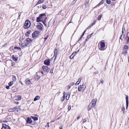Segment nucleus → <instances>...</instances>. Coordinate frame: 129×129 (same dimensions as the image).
<instances>
[{"label":"nucleus","instance_id":"42","mask_svg":"<svg viewBox=\"0 0 129 129\" xmlns=\"http://www.w3.org/2000/svg\"><path fill=\"white\" fill-rule=\"evenodd\" d=\"M53 69H54L53 68H52L51 69V70L50 71V73L51 74H52L53 73Z\"/></svg>","mask_w":129,"mask_h":129},{"label":"nucleus","instance_id":"54","mask_svg":"<svg viewBox=\"0 0 129 129\" xmlns=\"http://www.w3.org/2000/svg\"><path fill=\"white\" fill-rule=\"evenodd\" d=\"M66 94V92H63V96H65Z\"/></svg>","mask_w":129,"mask_h":129},{"label":"nucleus","instance_id":"9","mask_svg":"<svg viewBox=\"0 0 129 129\" xmlns=\"http://www.w3.org/2000/svg\"><path fill=\"white\" fill-rule=\"evenodd\" d=\"M44 64L47 66H49L50 63V60L49 59H48L44 60Z\"/></svg>","mask_w":129,"mask_h":129},{"label":"nucleus","instance_id":"63","mask_svg":"<svg viewBox=\"0 0 129 129\" xmlns=\"http://www.w3.org/2000/svg\"><path fill=\"white\" fill-rule=\"evenodd\" d=\"M21 12H19V13H18L19 15H21Z\"/></svg>","mask_w":129,"mask_h":129},{"label":"nucleus","instance_id":"12","mask_svg":"<svg viewBox=\"0 0 129 129\" xmlns=\"http://www.w3.org/2000/svg\"><path fill=\"white\" fill-rule=\"evenodd\" d=\"M12 57L13 60L15 61H16L18 60V58L15 55H12Z\"/></svg>","mask_w":129,"mask_h":129},{"label":"nucleus","instance_id":"60","mask_svg":"<svg viewBox=\"0 0 129 129\" xmlns=\"http://www.w3.org/2000/svg\"><path fill=\"white\" fill-rule=\"evenodd\" d=\"M84 34H85V33H83L82 34V36H81V37H82L84 36Z\"/></svg>","mask_w":129,"mask_h":129},{"label":"nucleus","instance_id":"31","mask_svg":"<svg viewBox=\"0 0 129 129\" xmlns=\"http://www.w3.org/2000/svg\"><path fill=\"white\" fill-rule=\"evenodd\" d=\"M27 45L26 44H22L21 45L22 48H23L27 46Z\"/></svg>","mask_w":129,"mask_h":129},{"label":"nucleus","instance_id":"35","mask_svg":"<svg viewBox=\"0 0 129 129\" xmlns=\"http://www.w3.org/2000/svg\"><path fill=\"white\" fill-rule=\"evenodd\" d=\"M106 2L108 4H110L111 3L110 0H106Z\"/></svg>","mask_w":129,"mask_h":129},{"label":"nucleus","instance_id":"58","mask_svg":"<svg viewBox=\"0 0 129 129\" xmlns=\"http://www.w3.org/2000/svg\"><path fill=\"white\" fill-rule=\"evenodd\" d=\"M128 38V39H127V43H128L129 42V37H127Z\"/></svg>","mask_w":129,"mask_h":129},{"label":"nucleus","instance_id":"59","mask_svg":"<svg viewBox=\"0 0 129 129\" xmlns=\"http://www.w3.org/2000/svg\"><path fill=\"white\" fill-rule=\"evenodd\" d=\"M61 127H59V129H62V126L61 125Z\"/></svg>","mask_w":129,"mask_h":129},{"label":"nucleus","instance_id":"18","mask_svg":"<svg viewBox=\"0 0 129 129\" xmlns=\"http://www.w3.org/2000/svg\"><path fill=\"white\" fill-rule=\"evenodd\" d=\"M44 0H40L38 2L36 6L38 4L42 3H44Z\"/></svg>","mask_w":129,"mask_h":129},{"label":"nucleus","instance_id":"6","mask_svg":"<svg viewBox=\"0 0 129 129\" xmlns=\"http://www.w3.org/2000/svg\"><path fill=\"white\" fill-rule=\"evenodd\" d=\"M42 68L44 71L47 72H48L50 70V69L48 67L44 66L42 67Z\"/></svg>","mask_w":129,"mask_h":129},{"label":"nucleus","instance_id":"11","mask_svg":"<svg viewBox=\"0 0 129 129\" xmlns=\"http://www.w3.org/2000/svg\"><path fill=\"white\" fill-rule=\"evenodd\" d=\"M77 53L76 52H73L72 55L70 56V58L71 59H73L74 58V57L76 55Z\"/></svg>","mask_w":129,"mask_h":129},{"label":"nucleus","instance_id":"47","mask_svg":"<svg viewBox=\"0 0 129 129\" xmlns=\"http://www.w3.org/2000/svg\"><path fill=\"white\" fill-rule=\"evenodd\" d=\"M128 103H126V109H127L128 107Z\"/></svg>","mask_w":129,"mask_h":129},{"label":"nucleus","instance_id":"37","mask_svg":"<svg viewBox=\"0 0 129 129\" xmlns=\"http://www.w3.org/2000/svg\"><path fill=\"white\" fill-rule=\"evenodd\" d=\"M65 96H63L62 98L61 99V100L62 101H63L64 100L65 98Z\"/></svg>","mask_w":129,"mask_h":129},{"label":"nucleus","instance_id":"27","mask_svg":"<svg viewBox=\"0 0 129 129\" xmlns=\"http://www.w3.org/2000/svg\"><path fill=\"white\" fill-rule=\"evenodd\" d=\"M126 32L125 29V27H124V25L123 26V27L122 28V34H123L124 32L125 33Z\"/></svg>","mask_w":129,"mask_h":129},{"label":"nucleus","instance_id":"30","mask_svg":"<svg viewBox=\"0 0 129 129\" xmlns=\"http://www.w3.org/2000/svg\"><path fill=\"white\" fill-rule=\"evenodd\" d=\"M126 103H128V96L126 95Z\"/></svg>","mask_w":129,"mask_h":129},{"label":"nucleus","instance_id":"34","mask_svg":"<svg viewBox=\"0 0 129 129\" xmlns=\"http://www.w3.org/2000/svg\"><path fill=\"white\" fill-rule=\"evenodd\" d=\"M102 16V15H99L98 17V20H100L101 19Z\"/></svg>","mask_w":129,"mask_h":129},{"label":"nucleus","instance_id":"14","mask_svg":"<svg viewBox=\"0 0 129 129\" xmlns=\"http://www.w3.org/2000/svg\"><path fill=\"white\" fill-rule=\"evenodd\" d=\"M26 122L27 123L30 124L32 122L31 119L30 117H28L27 118Z\"/></svg>","mask_w":129,"mask_h":129},{"label":"nucleus","instance_id":"4","mask_svg":"<svg viewBox=\"0 0 129 129\" xmlns=\"http://www.w3.org/2000/svg\"><path fill=\"white\" fill-rule=\"evenodd\" d=\"M39 16L42 21L46 20L47 19V17L46 16V14L45 13L40 14Z\"/></svg>","mask_w":129,"mask_h":129},{"label":"nucleus","instance_id":"19","mask_svg":"<svg viewBox=\"0 0 129 129\" xmlns=\"http://www.w3.org/2000/svg\"><path fill=\"white\" fill-rule=\"evenodd\" d=\"M26 41L27 42V44L30 43L32 42V40L31 39L29 38L26 39Z\"/></svg>","mask_w":129,"mask_h":129},{"label":"nucleus","instance_id":"55","mask_svg":"<svg viewBox=\"0 0 129 129\" xmlns=\"http://www.w3.org/2000/svg\"><path fill=\"white\" fill-rule=\"evenodd\" d=\"M86 121V119H84L83 120V122H85Z\"/></svg>","mask_w":129,"mask_h":129},{"label":"nucleus","instance_id":"62","mask_svg":"<svg viewBox=\"0 0 129 129\" xmlns=\"http://www.w3.org/2000/svg\"><path fill=\"white\" fill-rule=\"evenodd\" d=\"M41 73L43 75H44V74H43V72L42 71H41Z\"/></svg>","mask_w":129,"mask_h":129},{"label":"nucleus","instance_id":"36","mask_svg":"<svg viewBox=\"0 0 129 129\" xmlns=\"http://www.w3.org/2000/svg\"><path fill=\"white\" fill-rule=\"evenodd\" d=\"M121 110L123 111V114H124V112L125 111V109L124 107H122L121 108Z\"/></svg>","mask_w":129,"mask_h":129},{"label":"nucleus","instance_id":"57","mask_svg":"<svg viewBox=\"0 0 129 129\" xmlns=\"http://www.w3.org/2000/svg\"><path fill=\"white\" fill-rule=\"evenodd\" d=\"M71 86V85H68V87L69 88V89H70V88Z\"/></svg>","mask_w":129,"mask_h":129},{"label":"nucleus","instance_id":"45","mask_svg":"<svg viewBox=\"0 0 129 129\" xmlns=\"http://www.w3.org/2000/svg\"><path fill=\"white\" fill-rule=\"evenodd\" d=\"M68 108L69 111L71 109V106L70 105L68 106Z\"/></svg>","mask_w":129,"mask_h":129},{"label":"nucleus","instance_id":"33","mask_svg":"<svg viewBox=\"0 0 129 129\" xmlns=\"http://www.w3.org/2000/svg\"><path fill=\"white\" fill-rule=\"evenodd\" d=\"M13 84V82L12 81L8 83V84L10 86H12Z\"/></svg>","mask_w":129,"mask_h":129},{"label":"nucleus","instance_id":"46","mask_svg":"<svg viewBox=\"0 0 129 129\" xmlns=\"http://www.w3.org/2000/svg\"><path fill=\"white\" fill-rule=\"evenodd\" d=\"M77 0H76V1H75V0H74L73 1V2L72 3V5L76 3V1Z\"/></svg>","mask_w":129,"mask_h":129},{"label":"nucleus","instance_id":"10","mask_svg":"<svg viewBox=\"0 0 129 129\" xmlns=\"http://www.w3.org/2000/svg\"><path fill=\"white\" fill-rule=\"evenodd\" d=\"M37 33H38V32L35 31L32 34V37L33 38H35L37 37H38L39 36H37Z\"/></svg>","mask_w":129,"mask_h":129},{"label":"nucleus","instance_id":"13","mask_svg":"<svg viewBox=\"0 0 129 129\" xmlns=\"http://www.w3.org/2000/svg\"><path fill=\"white\" fill-rule=\"evenodd\" d=\"M26 83V85H29L31 83V82L28 79H27L25 80Z\"/></svg>","mask_w":129,"mask_h":129},{"label":"nucleus","instance_id":"61","mask_svg":"<svg viewBox=\"0 0 129 129\" xmlns=\"http://www.w3.org/2000/svg\"><path fill=\"white\" fill-rule=\"evenodd\" d=\"M91 26H88L87 28L86 29H89V28Z\"/></svg>","mask_w":129,"mask_h":129},{"label":"nucleus","instance_id":"25","mask_svg":"<svg viewBox=\"0 0 129 129\" xmlns=\"http://www.w3.org/2000/svg\"><path fill=\"white\" fill-rule=\"evenodd\" d=\"M31 117L35 121H37L38 119V118L36 117L31 116Z\"/></svg>","mask_w":129,"mask_h":129},{"label":"nucleus","instance_id":"44","mask_svg":"<svg viewBox=\"0 0 129 129\" xmlns=\"http://www.w3.org/2000/svg\"><path fill=\"white\" fill-rule=\"evenodd\" d=\"M47 7L46 5H43L42 7V8L44 9H45Z\"/></svg>","mask_w":129,"mask_h":129},{"label":"nucleus","instance_id":"51","mask_svg":"<svg viewBox=\"0 0 129 129\" xmlns=\"http://www.w3.org/2000/svg\"><path fill=\"white\" fill-rule=\"evenodd\" d=\"M127 37H129V31L127 33Z\"/></svg>","mask_w":129,"mask_h":129},{"label":"nucleus","instance_id":"32","mask_svg":"<svg viewBox=\"0 0 129 129\" xmlns=\"http://www.w3.org/2000/svg\"><path fill=\"white\" fill-rule=\"evenodd\" d=\"M128 46L126 45H125L124 46V48H123V49L124 50H125L127 49L128 48Z\"/></svg>","mask_w":129,"mask_h":129},{"label":"nucleus","instance_id":"38","mask_svg":"<svg viewBox=\"0 0 129 129\" xmlns=\"http://www.w3.org/2000/svg\"><path fill=\"white\" fill-rule=\"evenodd\" d=\"M45 21L46 20H44L42 21V22L43 23L45 26H46V24L45 23Z\"/></svg>","mask_w":129,"mask_h":129},{"label":"nucleus","instance_id":"64","mask_svg":"<svg viewBox=\"0 0 129 129\" xmlns=\"http://www.w3.org/2000/svg\"><path fill=\"white\" fill-rule=\"evenodd\" d=\"M14 65V64L13 63H12V66H13Z\"/></svg>","mask_w":129,"mask_h":129},{"label":"nucleus","instance_id":"7","mask_svg":"<svg viewBox=\"0 0 129 129\" xmlns=\"http://www.w3.org/2000/svg\"><path fill=\"white\" fill-rule=\"evenodd\" d=\"M97 100L96 99H93L92 100V103H91V104L92 105L93 107L95 106Z\"/></svg>","mask_w":129,"mask_h":129},{"label":"nucleus","instance_id":"15","mask_svg":"<svg viewBox=\"0 0 129 129\" xmlns=\"http://www.w3.org/2000/svg\"><path fill=\"white\" fill-rule=\"evenodd\" d=\"M101 47L102 48L104 47L105 46V43L101 41L100 43Z\"/></svg>","mask_w":129,"mask_h":129},{"label":"nucleus","instance_id":"41","mask_svg":"<svg viewBox=\"0 0 129 129\" xmlns=\"http://www.w3.org/2000/svg\"><path fill=\"white\" fill-rule=\"evenodd\" d=\"M90 37L91 35H89L87 37V38L86 39V41H87Z\"/></svg>","mask_w":129,"mask_h":129},{"label":"nucleus","instance_id":"22","mask_svg":"<svg viewBox=\"0 0 129 129\" xmlns=\"http://www.w3.org/2000/svg\"><path fill=\"white\" fill-rule=\"evenodd\" d=\"M82 78H79L77 81V82L76 83V85H78L80 82Z\"/></svg>","mask_w":129,"mask_h":129},{"label":"nucleus","instance_id":"50","mask_svg":"<svg viewBox=\"0 0 129 129\" xmlns=\"http://www.w3.org/2000/svg\"><path fill=\"white\" fill-rule=\"evenodd\" d=\"M48 35H47V37L44 38V39L45 40H45L47 39L48 38Z\"/></svg>","mask_w":129,"mask_h":129},{"label":"nucleus","instance_id":"23","mask_svg":"<svg viewBox=\"0 0 129 129\" xmlns=\"http://www.w3.org/2000/svg\"><path fill=\"white\" fill-rule=\"evenodd\" d=\"M40 98V97L39 96H36L34 99V101H36L38 100H39Z\"/></svg>","mask_w":129,"mask_h":129},{"label":"nucleus","instance_id":"39","mask_svg":"<svg viewBox=\"0 0 129 129\" xmlns=\"http://www.w3.org/2000/svg\"><path fill=\"white\" fill-rule=\"evenodd\" d=\"M14 49H17L19 50H21V49L20 47H14Z\"/></svg>","mask_w":129,"mask_h":129},{"label":"nucleus","instance_id":"48","mask_svg":"<svg viewBox=\"0 0 129 129\" xmlns=\"http://www.w3.org/2000/svg\"><path fill=\"white\" fill-rule=\"evenodd\" d=\"M9 86H6V88L7 89H8L9 88Z\"/></svg>","mask_w":129,"mask_h":129},{"label":"nucleus","instance_id":"49","mask_svg":"<svg viewBox=\"0 0 129 129\" xmlns=\"http://www.w3.org/2000/svg\"><path fill=\"white\" fill-rule=\"evenodd\" d=\"M36 31L38 32V33H37V36H39V35H40V33L38 31Z\"/></svg>","mask_w":129,"mask_h":129},{"label":"nucleus","instance_id":"17","mask_svg":"<svg viewBox=\"0 0 129 129\" xmlns=\"http://www.w3.org/2000/svg\"><path fill=\"white\" fill-rule=\"evenodd\" d=\"M92 107V105H91L90 103L88 106L87 110L88 111H90Z\"/></svg>","mask_w":129,"mask_h":129},{"label":"nucleus","instance_id":"8","mask_svg":"<svg viewBox=\"0 0 129 129\" xmlns=\"http://www.w3.org/2000/svg\"><path fill=\"white\" fill-rule=\"evenodd\" d=\"M3 127L2 129H10V127L8 125L5 124H3Z\"/></svg>","mask_w":129,"mask_h":129},{"label":"nucleus","instance_id":"5","mask_svg":"<svg viewBox=\"0 0 129 129\" xmlns=\"http://www.w3.org/2000/svg\"><path fill=\"white\" fill-rule=\"evenodd\" d=\"M43 26V24L40 23H39L37 26V29L40 30H42V27Z\"/></svg>","mask_w":129,"mask_h":129},{"label":"nucleus","instance_id":"2","mask_svg":"<svg viewBox=\"0 0 129 129\" xmlns=\"http://www.w3.org/2000/svg\"><path fill=\"white\" fill-rule=\"evenodd\" d=\"M86 88V86L84 84L80 85L78 87V90L79 91H83Z\"/></svg>","mask_w":129,"mask_h":129},{"label":"nucleus","instance_id":"1","mask_svg":"<svg viewBox=\"0 0 129 129\" xmlns=\"http://www.w3.org/2000/svg\"><path fill=\"white\" fill-rule=\"evenodd\" d=\"M20 108V107L18 106H16L13 109H10L9 110V112H18V111Z\"/></svg>","mask_w":129,"mask_h":129},{"label":"nucleus","instance_id":"3","mask_svg":"<svg viewBox=\"0 0 129 129\" xmlns=\"http://www.w3.org/2000/svg\"><path fill=\"white\" fill-rule=\"evenodd\" d=\"M30 21L29 20H26L25 21L24 24V28L25 29L27 28L30 27Z\"/></svg>","mask_w":129,"mask_h":129},{"label":"nucleus","instance_id":"24","mask_svg":"<svg viewBox=\"0 0 129 129\" xmlns=\"http://www.w3.org/2000/svg\"><path fill=\"white\" fill-rule=\"evenodd\" d=\"M54 56H55V58L56 57L57 54V50L56 49H55L54 50Z\"/></svg>","mask_w":129,"mask_h":129},{"label":"nucleus","instance_id":"52","mask_svg":"<svg viewBox=\"0 0 129 129\" xmlns=\"http://www.w3.org/2000/svg\"><path fill=\"white\" fill-rule=\"evenodd\" d=\"M103 82H104V81H103V80H101L100 83H102L103 84Z\"/></svg>","mask_w":129,"mask_h":129},{"label":"nucleus","instance_id":"56","mask_svg":"<svg viewBox=\"0 0 129 129\" xmlns=\"http://www.w3.org/2000/svg\"><path fill=\"white\" fill-rule=\"evenodd\" d=\"M80 116H78L77 117V120H78L80 118Z\"/></svg>","mask_w":129,"mask_h":129},{"label":"nucleus","instance_id":"29","mask_svg":"<svg viewBox=\"0 0 129 129\" xmlns=\"http://www.w3.org/2000/svg\"><path fill=\"white\" fill-rule=\"evenodd\" d=\"M104 2V0H102L96 6H99L102 4Z\"/></svg>","mask_w":129,"mask_h":129},{"label":"nucleus","instance_id":"43","mask_svg":"<svg viewBox=\"0 0 129 129\" xmlns=\"http://www.w3.org/2000/svg\"><path fill=\"white\" fill-rule=\"evenodd\" d=\"M124 35H123V38H122V35H121L120 37V39L122 41V39L124 38Z\"/></svg>","mask_w":129,"mask_h":129},{"label":"nucleus","instance_id":"21","mask_svg":"<svg viewBox=\"0 0 129 129\" xmlns=\"http://www.w3.org/2000/svg\"><path fill=\"white\" fill-rule=\"evenodd\" d=\"M42 21L41 18L40 17H37V20L36 21L37 22H42Z\"/></svg>","mask_w":129,"mask_h":129},{"label":"nucleus","instance_id":"40","mask_svg":"<svg viewBox=\"0 0 129 129\" xmlns=\"http://www.w3.org/2000/svg\"><path fill=\"white\" fill-rule=\"evenodd\" d=\"M13 47H14L13 46H11V47L10 48V50L11 51L13 50Z\"/></svg>","mask_w":129,"mask_h":129},{"label":"nucleus","instance_id":"26","mask_svg":"<svg viewBox=\"0 0 129 129\" xmlns=\"http://www.w3.org/2000/svg\"><path fill=\"white\" fill-rule=\"evenodd\" d=\"M30 31L29 30L27 31L26 33L25 34V35L26 36L28 37L29 35V34L30 33Z\"/></svg>","mask_w":129,"mask_h":129},{"label":"nucleus","instance_id":"20","mask_svg":"<svg viewBox=\"0 0 129 129\" xmlns=\"http://www.w3.org/2000/svg\"><path fill=\"white\" fill-rule=\"evenodd\" d=\"M70 93H69V92H68L67 93H66V99L67 100H68L69 99V98L70 96Z\"/></svg>","mask_w":129,"mask_h":129},{"label":"nucleus","instance_id":"16","mask_svg":"<svg viewBox=\"0 0 129 129\" xmlns=\"http://www.w3.org/2000/svg\"><path fill=\"white\" fill-rule=\"evenodd\" d=\"M15 99L16 100H19L21 99V97L20 95H18L15 97Z\"/></svg>","mask_w":129,"mask_h":129},{"label":"nucleus","instance_id":"28","mask_svg":"<svg viewBox=\"0 0 129 129\" xmlns=\"http://www.w3.org/2000/svg\"><path fill=\"white\" fill-rule=\"evenodd\" d=\"M12 80L14 81H15L16 80V78L15 76H13L12 78Z\"/></svg>","mask_w":129,"mask_h":129},{"label":"nucleus","instance_id":"53","mask_svg":"<svg viewBox=\"0 0 129 129\" xmlns=\"http://www.w3.org/2000/svg\"><path fill=\"white\" fill-rule=\"evenodd\" d=\"M75 84V83L74 82H72L71 83V85L72 86H73Z\"/></svg>","mask_w":129,"mask_h":129}]
</instances>
